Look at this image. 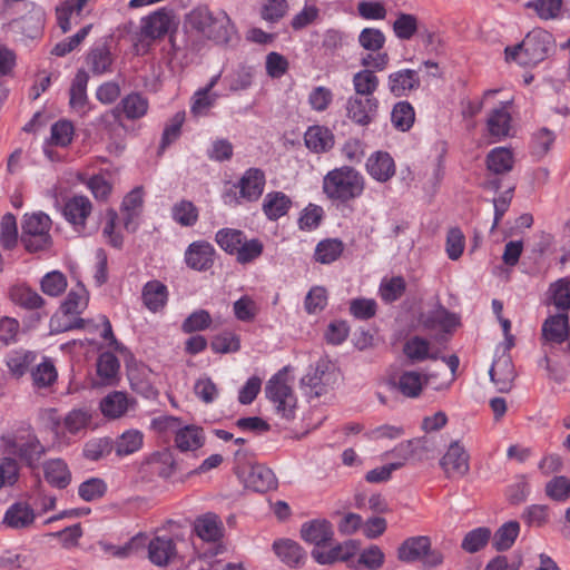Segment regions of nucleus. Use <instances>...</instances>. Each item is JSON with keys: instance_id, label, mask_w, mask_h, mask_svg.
Wrapping results in <instances>:
<instances>
[{"instance_id": "nucleus-1", "label": "nucleus", "mask_w": 570, "mask_h": 570, "mask_svg": "<svg viewBox=\"0 0 570 570\" xmlns=\"http://www.w3.org/2000/svg\"><path fill=\"white\" fill-rule=\"evenodd\" d=\"M460 324V317L443 306L430 312V387L433 390L448 389L454 381L460 361L445 351Z\"/></svg>"}, {"instance_id": "nucleus-2", "label": "nucleus", "mask_w": 570, "mask_h": 570, "mask_svg": "<svg viewBox=\"0 0 570 570\" xmlns=\"http://www.w3.org/2000/svg\"><path fill=\"white\" fill-rule=\"evenodd\" d=\"M185 27L218 45H227L237 36V29L226 11L214 12L206 4H199L186 14Z\"/></svg>"}, {"instance_id": "nucleus-3", "label": "nucleus", "mask_w": 570, "mask_h": 570, "mask_svg": "<svg viewBox=\"0 0 570 570\" xmlns=\"http://www.w3.org/2000/svg\"><path fill=\"white\" fill-rule=\"evenodd\" d=\"M322 189L330 200L347 204L363 195L365 178L354 167H336L324 176Z\"/></svg>"}, {"instance_id": "nucleus-4", "label": "nucleus", "mask_w": 570, "mask_h": 570, "mask_svg": "<svg viewBox=\"0 0 570 570\" xmlns=\"http://www.w3.org/2000/svg\"><path fill=\"white\" fill-rule=\"evenodd\" d=\"M552 48V35L538 28L530 31L520 45L507 47L505 59L521 66H534L543 61Z\"/></svg>"}, {"instance_id": "nucleus-5", "label": "nucleus", "mask_w": 570, "mask_h": 570, "mask_svg": "<svg viewBox=\"0 0 570 570\" xmlns=\"http://www.w3.org/2000/svg\"><path fill=\"white\" fill-rule=\"evenodd\" d=\"M218 246L229 255H235L239 264H248L258 258L264 249L257 238L248 239L240 229L222 228L215 235Z\"/></svg>"}, {"instance_id": "nucleus-6", "label": "nucleus", "mask_w": 570, "mask_h": 570, "mask_svg": "<svg viewBox=\"0 0 570 570\" xmlns=\"http://www.w3.org/2000/svg\"><path fill=\"white\" fill-rule=\"evenodd\" d=\"M1 449L9 458H18L30 468H36L46 453L37 435L30 432L1 436Z\"/></svg>"}, {"instance_id": "nucleus-7", "label": "nucleus", "mask_w": 570, "mask_h": 570, "mask_svg": "<svg viewBox=\"0 0 570 570\" xmlns=\"http://www.w3.org/2000/svg\"><path fill=\"white\" fill-rule=\"evenodd\" d=\"M267 399L273 403L275 413L291 421L295 417L297 399L292 386L287 382L286 372L278 371L273 375L265 386Z\"/></svg>"}, {"instance_id": "nucleus-8", "label": "nucleus", "mask_w": 570, "mask_h": 570, "mask_svg": "<svg viewBox=\"0 0 570 570\" xmlns=\"http://www.w3.org/2000/svg\"><path fill=\"white\" fill-rule=\"evenodd\" d=\"M265 185V173L256 167L248 168L234 186L238 189V195L234 190L226 191L223 194V202L228 206H237L242 200L247 203L257 202L264 193Z\"/></svg>"}, {"instance_id": "nucleus-9", "label": "nucleus", "mask_w": 570, "mask_h": 570, "mask_svg": "<svg viewBox=\"0 0 570 570\" xmlns=\"http://www.w3.org/2000/svg\"><path fill=\"white\" fill-rule=\"evenodd\" d=\"M50 228L51 219L47 214H26L22 223V242L27 250L38 252L48 248L51 244Z\"/></svg>"}, {"instance_id": "nucleus-10", "label": "nucleus", "mask_w": 570, "mask_h": 570, "mask_svg": "<svg viewBox=\"0 0 570 570\" xmlns=\"http://www.w3.org/2000/svg\"><path fill=\"white\" fill-rule=\"evenodd\" d=\"M92 419L91 410L87 407L73 409L69 411L62 421L57 420L52 423V432L59 445H68L71 436H77L86 431Z\"/></svg>"}, {"instance_id": "nucleus-11", "label": "nucleus", "mask_w": 570, "mask_h": 570, "mask_svg": "<svg viewBox=\"0 0 570 570\" xmlns=\"http://www.w3.org/2000/svg\"><path fill=\"white\" fill-rule=\"evenodd\" d=\"M337 374L325 362L317 363L302 379V386L307 397L314 399L326 394L335 384Z\"/></svg>"}, {"instance_id": "nucleus-12", "label": "nucleus", "mask_w": 570, "mask_h": 570, "mask_svg": "<svg viewBox=\"0 0 570 570\" xmlns=\"http://www.w3.org/2000/svg\"><path fill=\"white\" fill-rule=\"evenodd\" d=\"M379 104L375 97L351 96L345 104L346 117L355 125L368 126L377 115Z\"/></svg>"}, {"instance_id": "nucleus-13", "label": "nucleus", "mask_w": 570, "mask_h": 570, "mask_svg": "<svg viewBox=\"0 0 570 570\" xmlns=\"http://www.w3.org/2000/svg\"><path fill=\"white\" fill-rule=\"evenodd\" d=\"M175 14L171 10L161 8L142 19L141 33L156 40L165 37L171 29H176Z\"/></svg>"}, {"instance_id": "nucleus-14", "label": "nucleus", "mask_w": 570, "mask_h": 570, "mask_svg": "<svg viewBox=\"0 0 570 570\" xmlns=\"http://www.w3.org/2000/svg\"><path fill=\"white\" fill-rule=\"evenodd\" d=\"M469 459L464 448L455 441L450 444L440 464L448 478H462L470 470Z\"/></svg>"}, {"instance_id": "nucleus-15", "label": "nucleus", "mask_w": 570, "mask_h": 570, "mask_svg": "<svg viewBox=\"0 0 570 570\" xmlns=\"http://www.w3.org/2000/svg\"><path fill=\"white\" fill-rule=\"evenodd\" d=\"M149 109V101L147 97L139 92H130L126 95L118 106L110 112L101 116L102 119L110 116L118 118L120 114H124L128 120H137L145 117Z\"/></svg>"}, {"instance_id": "nucleus-16", "label": "nucleus", "mask_w": 570, "mask_h": 570, "mask_svg": "<svg viewBox=\"0 0 570 570\" xmlns=\"http://www.w3.org/2000/svg\"><path fill=\"white\" fill-rule=\"evenodd\" d=\"M366 173L379 183H387L396 173L393 157L383 150L372 153L365 163Z\"/></svg>"}, {"instance_id": "nucleus-17", "label": "nucleus", "mask_w": 570, "mask_h": 570, "mask_svg": "<svg viewBox=\"0 0 570 570\" xmlns=\"http://www.w3.org/2000/svg\"><path fill=\"white\" fill-rule=\"evenodd\" d=\"M28 13L19 20H14L12 26L18 28L27 38L36 39L42 35L46 23V11L35 2L24 3Z\"/></svg>"}, {"instance_id": "nucleus-18", "label": "nucleus", "mask_w": 570, "mask_h": 570, "mask_svg": "<svg viewBox=\"0 0 570 570\" xmlns=\"http://www.w3.org/2000/svg\"><path fill=\"white\" fill-rule=\"evenodd\" d=\"M360 549V544L356 540H347L343 543H338L327 551L321 549H314L312 551L313 559L320 564H332L337 561L348 562L352 567V561Z\"/></svg>"}, {"instance_id": "nucleus-19", "label": "nucleus", "mask_w": 570, "mask_h": 570, "mask_svg": "<svg viewBox=\"0 0 570 570\" xmlns=\"http://www.w3.org/2000/svg\"><path fill=\"white\" fill-rule=\"evenodd\" d=\"M215 261V248L205 240L191 243L185 252L186 265L197 272H205L212 268Z\"/></svg>"}, {"instance_id": "nucleus-20", "label": "nucleus", "mask_w": 570, "mask_h": 570, "mask_svg": "<svg viewBox=\"0 0 570 570\" xmlns=\"http://www.w3.org/2000/svg\"><path fill=\"white\" fill-rule=\"evenodd\" d=\"M512 101L507 100L493 108L487 118V129L494 140H501L509 136L511 130V107Z\"/></svg>"}, {"instance_id": "nucleus-21", "label": "nucleus", "mask_w": 570, "mask_h": 570, "mask_svg": "<svg viewBox=\"0 0 570 570\" xmlns=\"http://www.w3.org/2000/svg\"><path fill=\"white\" fill-rule=\"evenodd\" d=\"M570 335L569 316L558 313L546 318L541 327V340L544 344H562Z\"/></svg>"}, {"instance_id": "nucleus-22", "label": "nucleus", "mask_w": 570, "mask_h": 570, "mask_svg": "<svg viewBox=\"0 0 570 570\" xmlns=\"http://www.w3.org/2000/svg\"><path fill=\"white\" fill-rule=\"evenodd\" d=\"M142 208L144 190L141 187H136L125 196L120 207L124 226L128 232H135L138 228V218Z\"/></svg>"}, {"instance_id": "nucleus-23", "label": "nucleus", "mask_w": 570, "mask_h": 570, "mask_svg": "<svg viewBox=\"0 0 570 570\" xmlns=\"http://www.w3.org/2000/svg\"><path fill=\"white\" fill-rule=\"evenodd\" d=\"M91 210L92 205L89 198L86 196H73L66 202L63 216L73 226L76 232L82 233Z\"/></svg>"}, {"instance_id": "nucleus-24", "label": "nucleus", "mask_w": 570, "mask_h": 570, "mask_svg": "<svg viewBox=\"0 0 570 570\" xmlns=\"http://www.w3.org/2000/svg\"><path fill=\"white\" fill-rule=\"evenodd\" d=\"M135 405V399L129 397L127 393L114 391L100 401L99 407L105 417L116 420L124 416Z\"/></svg>"}, {"instance_id": "nucleus-25", "label": "nucleus", "mask_w": 570, "mask_h": 570, "mask_svg": "<svg viewBox=\"0 0 570 570\" xmlns=\"http://www.w3.org/2000/svg\"><path fill=\"white\" fill-rule=\"evenodd\" d=\"M332 523L325 519H315L302 524L301 537L304 541L316 546V549L325 546L333 539Z\"/></svg>"}, {"instance_id": "nucleus-26", "label": "nucleus", "mask_w": 570, "mask_h": 570, "mask_svg": "<svg viewBox=\"0 0 570 570\" xmlns=\"http://www.w3.org/2000/svg\"><path fill=\"white\" fill-rule=\"evenodd\" d=\"M206 436L204 429L196 424H183L174 436L175 446L180 452H194L203 448Z\"/></svg>"}, {"instance_id": "nucleus-27", "label": "nucleus", "mask_w": 570, "mask_h": 570, "mask_svg": "<svg viewBox=\"0 0 570 570\" xmlns=\"http://www.w3.org/2000/svg\"><path fill=\"white\" fill-rule=\"evenodd\" d=\"M86 63L94 75L111 72L114 56L107 42L95 43L87 53Z\"/></svg>"}, {"instance_id": "nucleus-28", "label": "nucleus", "mask_w": 570, "mask_h": 570, "mask_svg": "<svg viewBox=\"0 0 570 570\" xmlns=\"http://www.w3.org/2000/svg\"><path fill=\"white\" fill-rule=\"evenodd\" d=\"M177 557L176 546L171 538L156 537L148 544V558L155 566L165 567Z\"/></svg>"}, {"instance_id": "nucleus-29", "label": "nucleus", "mask_w": 570, "mask_h": 570, "mask_svg": "<svg viewBox=\"0 0 570 570\" xmlns=\"http://www.w3.org/2000/svg\"><path fill=\"white\" fill-rule=\"evenodd\" d=\"M489 374L499 392H509L511 390L515 372L509 356H500L494 360Z\"/></svg>"}, {"instance_id": "nucleus-30", "label": "nucleus", "mask_w": 570, "mask_h": 570, "mask_svg": "<svg viewBox=\"0 0 570 570\" xmlns=\"http://www.w3.org/2000/svg\"><path fill=\"white\" fill-rule=\"evenodd\" d=\"M35 520V510L26 502H17L7 509L3 524L10 529L23 530L30 528Z\"/></svg>"}, {"instance_id": "nucleus-31", "label": "nucleus", "mask_w": 570, "mask_h": 570, "mask_svg": "<svg viewBox=\"0 0 570 570\" xmlns=\"http://www.w3.org/2000/svg\"><path fill=\"white\" fill-rule=\"evenodd\" d=\"M10 301L28 311H38L45 305V299L26 283L14 284L9 288Z\"/></svg>"}, {"instance_id": "nucleus-32", "label": "nucleus", "mask_w": 570, "mask_h": 570, "mask_svg": "<svg viewBox=\"0 0 570 570\" xmlns=\"http://www.w3.org/2000/svg\"><path fill=\"white\" fill-rule=\"evenodd\" d=\"M144 305L153 313L161 311L168 302V288L160 281L147 282L141 292Z\"/></svg>"}, {"instance_id": "nucleus-33", "label": "nucleus", "mask_w": 570, "mask_h": 570, "mask_svg": "<svg viewBox=\"0 0 570 570\" xmlns=\"http://www.w3.org/2000/svg\"><path fill=\"white\" fill-rule=\"evenodd\" d=\"M292 205V199L285 193L269 191L264 197L262 209L269 220H277L287 215Z\"/></svg>"}, {"instance_id": "nucleus-34", "label": "nucleus", "mask_w": 570, "mask_h": 570, "mask_svg": "<svg viewBox=\"0 0 570 570\" xmlns=\"http://www.w3.org/2000/svg\"><path fill=\"white\" fill-rule=\"evenodd\" d=\"M245 483L248 489L261 493L276 488L277 484L274 472L263 464H255L250 468Z\"/></svg>"}, {"instance_id": "nucleus-35", "label": "nucleus", "mask_w": 570, "mask_h": 570, "mask_svg": "<svg viewBox=\"0 0 570 570\" xmlns=\"http://www.w3.org/2000/svg\"><path fill=\"white\" fill-rule=\"evenodd\" d=\"M46 481L58 489H65L70 484L71 472L62 459H51L43 463Z\"/></svg>"}, {"instance_id": "nucleus-36", "label": "nucleus", "mask_w": 570, "mask_h": 570, "mask_svg": "<svg viewBox=\"0 0 570 570\" xmlns=\"http://www.w3.org/2000/svg\"><path fill=\"white\" fill-rule=\"evenodd\" d=\"M419 85L420 79L415 70L402 69L389 76V88L395 97L407 95Z\"/></svg>"}, {"instance_id": "nucleus-37", "label": "nucleus", "mask_w": 570, "mask_h": 570, "mask_svg": "<svg viewBox=\"0 0 570 570\" xmlns=\"http://www.w3.org/2000/svg\"><path fill=\"white\" fill-rule=\"evenodd\" d=\"M194 530L204 541H217L222 538L224 528L218 515L206 513L195 520Z\"/></svg>"}, {"instance_id": "nucleus-38", "label": "nucleus", "mask_w": 570, "mask_h": 570, "mask_svg": "<svg viewBox=\"0 0 570 570\" xmlns=\"http://www.w3.org/2000/svg\"><path fill=\"white\" fill-rule=\"evenodd\" d=\"M389 385L392 390L410 399L417 397L423 389L422 376L412 371L402 373L399 379L390 380Z\"/></svg>"}, {"instance_id": "nucleus-39", "label": "nucleus", "mask_w": 570, "mask_h": 570, "mask_svg": "<svg viewBox=\"0 0 570 570\" xmlns=\"http://www.w3.org/2000/svg\"><path fill=\"white\" fill-rule=\"evenodd\" d=\"M428 556V537H412L406 539L397 549V558L403 562H415Z\"/></svg>"}, {"instance_id": "nucleus-40", "label": "nucleus", "mask_w": 570, "mask_h": 570, "mask_svg": "<svg viewBox=\"0 0 570 570\" xmlns=\"http://www.w3.org/2000/svg\"><path fill=\"white\" fill-rule=\"evenodd\" d=\"M425 441L423 439H412L402 442L394 448L392 454L397 458L394 463H413L423 459L425 453Z\"/></svg>"}, {"instance_id": "nucleus-41", "label": "nucleus", "mask_w": 570, "mask_h": 570, "mask_svg": "<svg viewBox=\"0 0 570 570\" xmlns=\"http://www.w3.org/2000/svg\"><path fill=\"white\" fill-rule=\"evenodd\" d=\"M88 73L83 70H79L71 83L70 87V107L77 110L80 114H86L88 111L87 104V85H88Z\"/></svg>"}, {"instance_id": "nucleus-42", "label": "nucleus", "mask_w": 570, "mask_h": 570, "mask_svg": "<svg viewBox=\"0 0 570 570\" xmlns=\"http://www.w3.org/2000/svg\"><path fill=\"white\" fill-rule=\"evenodd\" d=\"M144 445V433L136 429L122 432L114 442L116 455L128 456L138 452Z\"/></svg>"}, {"instance_id": "nucleus-43", "label": "nucleus", "mask_w": 570, "mask_h": 570, "mask_svg": "<svg viewBox=\"0 0 570 570\" xmlns=\"http://www.w3.org/2000/svg\"><path fill=\"white\" fill-rule=\"evenodd\" d=\"M304 138L306 147L314 153H325L334 145L333 134L322 126L309 127Z\"/></svg>"}, {"instance_id": "nucleus-44", "label": "nucleus", "mask_w": 570, "mask_h": 570, "mask_svg": "<svg viewBox=\"0 0 570 570\" xmlns=\"http://www.w3.org/2000/svg\"><path fill=\"white\" fill-rule=\"evenodd\" d=\"M548 299L559 313L570 309V278L562 277L551 283L548 289Z\"/></svg>"}, {"instance_id": "nucleus-45", "label": "nucleus", "mask_w": 570, "mask_h": 570, "mask_svg": "<svg viewBox=\"0 0 570 570\" xmlns=\"http://www.w3.org/2000/svg\"><path fill=\"white\" fill-rule=\"evenodd\" d=\"M524 7L543 21L557 20L562 18L563 0H531Z\"/></svg>"}, {"instance_id": "nucleus-46", "label": "nucleus", "mask_w": 570, "mask_h": 570, "mask_svg": "<svg viewBox=\"0 0 570 570\" xmlns=\"http://www.w3.org/2000/svg\"><path fill=\"white\" fill-rule=\"evenodd\" d=\"M352 83L355 96L374 97L380 79L373 70L362 69L353 75Z\"/></svg>"}, {"instance_id": "nucleus-47", "label": "nucleus", "mask_w": 570, "mask_h": 570, "mask_svg": "<svg viewBox=\"0 0 570 570\" xmlns=\"http://www.w3.org/2000/svg\"><path fill=\"white\" fill-rule=\"evenodd\" d=\"M344 248V243L338 238L323 239L316 245L314 258L321 264H332L341 257Z\"/></svg>"}, {"instance_id": "nucleus-48", "label": "nucleus", "mask_w": 570, "mask_h": 570, "mask_svg": "<svg viewBox=\"0 0 570 570\" xmlns=\"http://www.w3.org/2000/svg\"><path fill=\"white\" fill-rule=\"evenodd\" d=\"M89 301V295L85 286L78 283L75 287H72L63 303L61 304V309L65 314L78 315L81 314Z\"/></svg>"}, {"instance_id": "nucleus-49", "label": "nucleus", "mask_w": 570, "mask_h": 570, "mask_svg": "<svg viewBox=\"0 0 570 570\" xmlns=\"http://www.w3.org/2000/svg\"><path fill=\"white\" fill-rule=\"evenodd\" d=\"M520 533V524L518 521H508L503 523L494 533L493 548L497 551L509 550L515 542Z\"/></svg>"}, {"instance_id": "nucleus-50", "label": "nucleus", "mask_w": 570, "mask_h": 570, "mask_svg": "<svg viewBox=\"0 0 570 570\" xmlns=\"http://www.w3.org/2000/svg\"><path fill=\"white\" fill-rule=\"evenodd\" d=\"M513 154L505 147H497L487 156V165L489 170L495 174H504L513 167Z\"/></svg>"}, {"instance_id": "nucleus-51", "label": "nucleus", "mask_w": 570, "mask_h": 570, "mask_svg": "<svg viewBox=\"0 0 570 570\" xmlns=\"http://www.w3.org/2000/svg\"><path fill=\"white\" fill-rule=\"evenodd\" d=\"M385 560V556L379 546L372 544L364 549L354 561L352 567L355 569L379 570Z\"/></svg>"}, {"instance_id": "nucleus-52", "label": "nucleus", "mask_w": 570, "mask_h": 570, "mask_svg": "<svg viewBox=\"0 0 570 570\" xmlns=\"http://www.w3.org/2000/svg\"><path fill=\"white\" fill-rule=\"evenodd\" d=\"M35 358V353L30 351L14 350L7 355L6 364L13 376L21 377L27 373Z\"/></svg>"}, {"instance_id": "nucleus-53", "label": "nucleus", "mask_w": 570, "mask_h": 570, "mask_svg": "<svg viewBox=\"0 0 570 570\" xmlns=\"http://www.w3.org/2000/svg\"><path fill=\"white\" fill-rule=\"evenodd\" d=\"M273 549L277 557L291 567L298 566L303 559L302 548L292 540L275 541Z\"/></svg>"}, {"instance_id": "nucleus-54", "label": "nucleus", "mask_w": 570, "mask_h": 570, "mask_svg": "<svg viewBox=\"0 0 570 570\" xmlns=\"http://www.w3.org/2000/svg\"><path fill=\"white\" fill-rule=\"evenodd\" d=\"M120 363L111 352L101 353L97 360V374L104 384H111L117 377Z\"/></svg>"}, {"instance_id": "nucleus-55", "label": "nucleus", "mask_w": 570, "mask_h": 570, "mask_svg": "<svg viewBox=\"0 0 570 570\" xmlns=\"http://www.w3.org/2000/svg\"><path fill=\"white\" fill-rule=\"evenodd\" d=\"M415 119L413 107L407 101H400L394 105L391 112V121L393 126L401 131H407Z\"/></svg>"}, {"instance_id": "nucleus-56", "label": "nucleus", "mask_w": 570, "mask_h": 570, "mask_svg": "<svg viewBox=\"0 0 570 570\" xmlns=\"http://www.w3.org/2000/svg\"><path fill=\"white\" fill-rule=\"evenodd\" d=\"M173 219L180 226L190 227L198 220V209L189 200H180L171 208Z\"/></svg>"}, {"instance_id": "nucleus-57", "label": "nucleus", "mask_w": 570, "mask_h": 570, "mask_svg": "<svg viewBox=\"0 0 570 570\" xmlns=\"http://www.w3.org/2000/svg\"><path fill=\"white\" fill-rule=\"evenodd\" d=\"M491 538V530L487 527H480L469 531L461 543V548L469 552L475 553L483 549Z\"/></svg>"}, {"instance_id": "nucleus-58", "label": "nucleus", "mask_w": 570, "mask_h": 570, "mask_svg": "<svg viewBox=\"0 0 570 570\" xmlns=\"http://www.w3.org/2000/svg\"><path fill=\"white\" fill-rule=\"evenodd\" d=\"M67 278L59 271H51L43 275L40 281L41 291L51 297L61 295L67 288Z\"/></svg>"}, {"instance_id": "nucleus-59", "label": "nucleus", "mask_w": 570, "mask_h": 570, "mask_svg": "<svg viewBox=\"0 0 570 570\" xmlns=\"http://www.w3.org/2000/svg\"><path fill=\"white\" fill-rule=\"evenodd\" d=\"M31 376L35 386L42 389L51 386L57 381L58 373L53 363L45 358L43 362L38 364L31 372Z\"/></svg>"}, {"instance_id": "nucleus-60", "label": "nucleus", "mask_w": 570, "mask_h": 570, "mask_svg": "<svg viewBox=\"0 0 570 570\" xmlns=\"http://www.w3.org/2000/svg\"><path fill=\"white\" fill-rule=\"evenodd\" d=\"M114 442L109 438H99L89 440L82 450V454L90 461H98L111 453Z\"/></svg>"}, {"instance_id": "nucleus-61", "label": "nucleus", "mask_w": 570, "mask_h": 570, "mask_svg": "<svg viewBox=\"0 0 570 570\" xmlns=\"http://www.w3.org/2000/svg\"><path fill=\"white\" fill-rule=\"evenodd\" d=\"M184 122L185 111H178L169 119L163 131L159 153H163L169 145L180 137Z\"/></svg>"}, {"instance_id": "nucleus-62", "label": "nucleus", "mask_w": 570, "mask_h": 570, "mask_svg": "<svg viewBox=\"0 0 570 570\" xmlns=\"http://www.w3.org/2000/svg\"><path fill=\"white\" fill-rule=\"evenodd\" d=\"M392 28L397 39L410 40L417 31V19L413 14L400 12Z\"/></svg>"}, {"instance_id": "nucleus-63", "label": "nucleus", "mask_w": 570, "mask_h": 570, "mask_svg": "<svg viewBox=\"0 0 570 570\" xmlns=\"http://www.w3.org/2000/svg\"><path fill=\"white\" fill-rule=\"evenodd\" d=\"M465 248V236L459 227H452L448 230L445 239V253L449 259L458 261Z\"/></svg>"}, {"instance_id": "nucleus-64", "label": "nucleus", "mask_w": 570, "mask_h": 570, "mask_svg": "<svg viewBox=\"0 0 570 570\" xmlns=\"http://www.w3.org/2000/svg\"><path fill=\"white\" fill-rule=\"evenodd\" d=\"M546 494L554 501H567L570 499V479L563 475L552 478L546 484Z\"/></svg>"}]
</instances>
